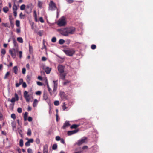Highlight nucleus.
<instances>
[{"label": "nucleus", "instance_id": "nucleus-14", "mask_svg": "<svg viewBox=\"0 0 153 153\" xmlns=\"http://www.w3.org/2000/svg\"><path fill=\"white\" fill-rule=\"evenodd\" d=\"M79 131V129H76L71 131H68L67 134L68 135L70 136L77 133Z\"/></svg>", "mask_w": 153, "mask_h": 153}, {"label": "nucleus", "instance_id": "nucleus-4", "mask_svg": "<svg viewBox=\"0 0 153 153\" xmlns=\"http://www.w3.org/2000/svg\"><path fill=\"white\" fill-rule=\"evenodd\" d=\"M58 31L62 35L65 36L68 35L67 28L59 29Z\"/></svg>", "mask_w": 153, "mask_h": 153}, {"label": "nucleus", "instance_id": "nucleus-18", "mask_svg": "<svg viewBox=\"0 0 153 153\" xmlns=\"http://www.w3.org/2000/svg\"><path fill=\"white\" fill-rule=\"evenodd\" d=\"M11 126L13 130H16V123L15 121H12L11 123Z\"/></svg>", "mask_w": 153, "mask_h": 153}, {"label": "nucleus", "instance_id": "nucleus-34", "mask_svg": "<svg viewBox=\"0 0 153 153\" xmlns=\"http://www.w3.org/2000/svg\"><path fill=\"white\" fill-rule=\"evenodd\" d=\"M57 145L56 144H54L52 147V149L53 150H56L57 149Z\"/></svg>", "mask_w": 153, "mask_h": 153}, {"label": "nucleus", "instance_id": "nucleus-31", "mask_svg": "<svg viewBox=\"0 0 153 153\" xmlns=\"http://www.w3.org/2000/svg\"><path fill=\"white\" fill-rule=\"evenodd\" d=\"M65 42L64 40L62 39H60L59 41V43L60 44L62 45Z\"/></svg>", "mask_w": 153, "mask_h": 153}, {"label": "nucleus", "instance_id": "nucleus-33", "mask_svg": "<svg viewBox=\"0 0 153 153\" xmlns=\"http://www.w3.org/2000/svg\"><path fill=\"white\" fill-rule=\"evenodd\" d=\"M27 134L28 136H30L31 134V130L30 128L28 129L27 132Z\"/></svg>", "mask_w": 153, "mask_h": 153}, {"label": "nucleus", "instance_id": "nucleus-24", "mask_svg": "<svg viewBox=\"0 0 153 153\" xmlns=\"http://www.w3.org/2000/svg\"><path fill=\"white\" fill-rule=\"evenodd\" d=\"M13 70L15 74H17L18 73V69L17 66H15L13 68Z\"/></svg>", "mask_w": 153, "mask_h": 153}, {"label": "nucleus", "instance_id": "nucleus-16", "mask_svg": "<svg viewBox=\"0 0 153 153\" xmlns=\"http://www.w3.org/2000/svg\"><path fill=\"white\" fill-rule=\"evenodd\" d=\"M70 125L69 121H65L62 127L63 129H65L66 128L68 127Z\"/></svg>", "mask_w": 153, "mask_h": 153}, {"label": "nucleus", "instance_id": "nucleus-11", "mask_svg": "<svg viewBox=\"0 0 153 153\" xmlns=\"http://www.w3.org/2000/svg\"><path fill=\"white\" fill-rule=\"evenodd\" d=\"M59 95L62 100H65L66 99V95L64 92L60 91L59 93Z\"/></svg>", "mask_w": 153, "mask_h": 153}, {"label": "nucleus", "instance_id": "nucleus-45", "mask_svg": "<svg viewBox=\"0 0 153 153\" xmlns=\"http://www.w3.org/2000/svg\"><path fill=\"white\" fill-rule=\"evenodd\" d=\"M11 117L13 119H15L16 118L15 114L14 113L12 114H11Z\"/></svg>", "mask_w": 153, "mask_h": 153}, {"label": "nucleus", "instance_id": "nucleus-60", "mask_svg": "<svg viewBox=\"0 0 153 153\" xmlns=\"http://www.w3.org/2000/svg\"><path fill=\"white\" fill-rule=\"evenodd\" d=\"M34 13H35V20L36 22H37L38 21V20H37V16H36V12L35 11H34Z\"/></svg>", "mask_w": 153, "mask_h": 153}, {"label": "nucleus", "instance_id": "nucleus-8", "mask_svg": "<svg viewBox=\"0 0 153 153\" xmlns=\"http://www.w3.org/2000/svg\"><path fill=\"white\" fill-rule=\"evenodd\" d=\"M86 139L87 138L86 137H83L78 141L77 144L79 146L81 145L85 142Z\"/></svg>", "mask_w": 153, "mask_h": 153}, {"label": "nucleus", "instance_id": "nucleus-20", "mask_svg": "<svg viewBox=\"0 0 153 153\" xmlns=\"http://www.w3.org/2000/svg\"><path fill=\"white\" fill-rule=\"evenodd\" d=\"M48 98V96L47 93L45 91L43 92V99L45 100H47Z\"/></svg>", "mask_w": 153, "mask_h": 153}, {"label": "nucleus", "instance_id": "nucleus-22", "mask_svg": "<svg viewBox=\"0 0 153 153\" xmlns=\"http://www.w3.org/2000/svg\"><path fill=\"white\" fill-rule=\"evenodd\" d=\"M51 69V68L49 67H47L45 71L46 74H49L50 73Z\"/></svg>", "mask_w": 153, "mask_h": 153}, {"label": "nucleus", "instance_id": "nucleus-19", "mask_svg": "<svg viewBox=\"0 0 153 153\" xmlns=\"http://www.w3.org/2000/svg\"><path fill=\"white\" fill-rule=\"evenodd\" d=\"M66 76V74L64 73H60V78L62 80H64L65 79V77Z\"/></svg>", "mask_w": 153, "mask_h": 153}, {"label": "nucleus", "instance_id": "nucleus-38", "mask_svg": "<svg viewBox=\"0 0 153 153\" xmlns=\"http://www.w3.org/2000/svg\"><path fill=\"white\" fill-rule=\"evenodd\" d=\"M62 108L64 111L68 108V107L66 106V104L64 102L63 103V105L62 106Z\"/></svg>", "mask_w": 153, "mask_h": 153}, {"label": "nucleus", "instance_id": "nucleus-35", "mask_svg": "<svg viewBox=\"0 0 153 153\" xmlns=\"http://www.w3.org/2000/svg\"><path fill=\"white\" fill-rule=\"evenodd\" d=\"M13 9L14 11H16L17 9V7L15 4L13 6Z\"/></svg>", "mask_w": 153, "mask_h": 153}, {"label": "nucleus", "instance_id": "nucleus-59", "mask_svg": "<svg viewBox=\"0 0 153 153\" xmlns=\"http://www.w3.org/2000/svg\"><path fill=\"white\" fill-rule=\"evenodd\" d=\"M23 79L22 78H21L19 80V83H20L21 84L22 83H23Z\"/></svg>", "mask_w": 153, "mask_h": 153}, {"label": "nucleus", "instance_id": "nucleus-32", "mask_svg": "<svg viewBox=\"0 0 153 153\" xmlns=\"http://www.w3.org/2000/svg\"><path fill=\"white\" fill-rule=\"evenodd\" d=\"M19 146L21 147H22L23 146V140L22 139H21L20 140Z\"/></svg>", "mask_w": 153, "mask_h": 153}, {"label": "nucleus", "instance_id": "nucleus-3", "mask_svg": "<svg viewBox=\"0 0 153 153\" xmlns=\"http://www.w3.org/2000/svg\"><path fill=\"white\" fill-rule=\"evenodd\" d=\"M64 52L68 56H72L75 53V51L73 49L64 50Z\"/></svg>", "mask_w": 153, "mask_h": 153}, {"label": "nucleus", "instance_id": "nucleus-15", "mask_svg": "<svg viewBox=\"0 0 153 153\" xmlns=\"http://www.w3.org/2000/svg\"><path fill=\"white\" fill-rule=\"evenodd\" d=\"M15 97H15H13L10 100V102L13 103H14L16 100L17 101L19 100V97L18 94L16 93L15 94Z\"/></svg>", "mask_w": 153, "mask_h": 153}, {"label": "nucleus", "instance_id": "nucleus-50", "mask_svg": "<svg viewBox=\"0 0 153 153\" xmlns=\"http://www.w3.org/2000/svg\"><path fill=\"white\" fill-rule=\"evenodd\" d=\"M66 1L68 3H72L74 1L73 0H66Z\"/></svg>", "mask_w": 153, "mask_h": 153}, {"label": "nucleus", "instance_id": "nucleus-13", "mask_svg": "<svg viewBox=\"0 0 153 153\" xmlns=\"http://www.w3.org/2000/svg\"><path fill=\"white\" fill-rule=\"evenodd\" d=\"M47 87L48 88V90L49 91V92L50 94V95H53L54 94V95H56V92L55 93V94H53V91H52L50 88L49 85H48V82L47 81Z\"/></svg>", "mask_w": 153, "mask_h": 153}, {"label": "nucleus", "instance_id": "nucleus-63", "mask_svg": "<svg viewBox=\"0 0 153 153\" xmlns=\"http://www.w3.org/2000/svg\"><path fill=\"white\" fill-rule=\"evenodd\" d=\"M16 32L17 33H20L21 32V30H20V28H19L17 29L16 30Z\"/></svg>", "mask_w": 153, "mask_h": 153}, {"label": "nucleus", "instance_id": "nucleus-6", "mask_svg": "<svg viewBox=\"0 0 153 153\" xmlns=\"http://www.w3.org/2000/svg\"><path fill=\"white\" fill-rule=\"evenodd\" d=\"M24 96L26 100V102H29L31 98L30 95L28 94V92L26 91H25L24 93Z\"/></svg>", "mask_w": 153, "mask_h": 153}, {"label": "nucleus", "instance_id": "nucleus-55", "mask_svg": "<svg viewBox=\"0 0 153 153\" xmlns=\"http://www.w3.org/2000/svg\"><path fill=\"white\" fill-rule=\"evenodd\" d=\"M91 48L92 49H95L96 48V46L95 45H92L91 46Z\"/></svg>", "mask_w": 153, "mask_h": 153}, {"label": "nucleus", "instance_id": "nucleus-47", "mask_svg": "<svg viewBox=\"0 0 153 153\" xmlns=\"http://www.w3.org/2000/svg\"><path fill=\"white\" fill-rule=\"evenodd\" d=\"M30 143L28 141L26 142L25 143V145L26 146H28L30 145Z\"/></svg>", "mask_w": 153, "mask_h": 153}, {"label": "nucleus", "instance_id": "nucleus-41", "mask_svg": "<svg viewBox=\"0 0 153 153\" xmlns=\"http://www.w3.org/2000/svg\"><path fill=\"white\" fill-rule=\"evenodd\" d=\"M25 16V15H23L22 12H21L20 13V15H19V17H20V18L24 19V18Z\"/></svg>", "mask_w": 153, "mask_h": 153}, {"label": "nucleus", "instance_id": "nucleus-62", "mask_svg": "<svg viewBox=\"0 0 153 153\" xmlns=\"http://www.w3.org/2000/svg\"><path fill=\"white\" fill-rule=\"evenodd\" d=\"M28 120L29 122H31L32 120V118L31 117H28Z\"/></svg>", "mask_w": 153, "mask_h": 153}, {"label": "nucleus", "instance_id": "nucleus-26", "mask_svg": "<svg viewBox=\"0 0 153 153\" xmlns=\"http://www.w3.org/2000/svg\"><path fill=\"white\" fill-rule=\"evenodd\" d=\"M28 113L27 112H25L24 114V120L25 121L27 120V116L28 115Z\"/></svg>", "mask_w": 153, "mask_h": 153}, {"label": "nucleus", "instance_id": "nucleus-12", "mask_svg": "<svg viewBox=\"0 0 153 153\" xmlns=\"http://www.w3.org/2000/svg\"><path fill=\"white\" fill-rule=\"evenodd\" d=\"M57 81H53V82L54 83V87L53 90V94H55L56 92L58 84L56 83V82Z\"/></svg>", "mask_w": 153, "mask_h": 153}, {"label": "nucleus", "instance_id": "nucleus-53", "mask_svg": "<svg viewBox=\"0 0 153 153\" xmlns=\"http://www.w3.org/2000/svg\"><path fill=\"white\" fill-rule=\"evenodd\" d=\"M19 58H21L22 57V52L20 51L19 52Z\"/></svg>", "mask_w": 153, "mask_h": 153}, {"label": "nucleus", "instance_id": "nucleus-61", "mask_svg": "<svg viewBox=\"0 0 153 153\" xmlns=\"http://www.w3.org/2000/svg\"><path fill=\"white\" fill-rule=\"evenodd\" d=\"M37 85L39 86H42L43 85L42 83L40 82H37Z\"/></svg>", "mask_w": 153, "mask_h": 153}, {"label": "nucleus", "instance_id": "nucleus-58", "mask_svg": "<svg viewBox=\"0 0 153 153\" xmlns=\"http://www.w3.org/2000/svg\"><path fill=\"white\" fill-rule=\"evenodd\" d=\"M26 72V69L25 68H23L22 69V73L23 74H25Z\"/></svg>", "mask_w": 153, "mask_h": 153}, {"label": "nucleus", "instance_id": "nucleus-42", "mask_svg": "<svg viewBox=\"0 0 153 153\" xmlns=\"http://www.w3.org/2000/svg\"><path fill=\"white\" fill-rule=\"evenodd\" d=\"M29 51H30V53H32L33 52V48H32V47L30 45H29Z\"/></svg>", "mask_w": 153, "mask_h": 153}, {"label": "nucleus", "instance_id": "nucleus-43", "mask_svg": "<svg viewBox=\"0 0 153 153\" xmlns=\"http://www.w3.org/2000/svg\"><path fill=\"white\" fill-rule=\"evenodd\" d=\"M17 111L19 113H21L22 111V108H18L17 109Z\"/></svg>", "mask_w": 153, "mask_h": 153}, {"label": "nucleus", "instance_id": "nucleus-44", "mask_svg": "<svg viewBox=\"0 0 153 153\" xmlns=\"http://www.w3.org/2000/svg\"><path fill=\"white\" fill-rule=\"evenodd\" d=\"M56 41V39L55 37H53L51 39V41L53 42H55Z\"/></svg>", "mask_w": 153, "mask_h": 153}, {"label": "nucleus", "instance_id": "nucleus-7", "mask_svg": "<svg viewBox=\"0 0 153 153\" xmlns=\"http://www.w3.org/2000/svg\"><path fill=\"white\" fill-rule=\"evenodd\" d=\"M32 4L27 5L25 10V11L27 13L29 14L31 12L32 9Z\"/></svg>", "mask_w": 153, "mask_h": 153}, {"label": "nucleus", "instance_id": "nucleus-48", "mask_svg": "<svg viewBox=\"0 0 153 153\" xmlns=\"http://www.w3.org/2000/svg\"><path fill=\"white\" fill-rule=\"evenodd\" d=\"M69 81L68 80H66L63 83V85H67V84L69 83Z\"/></svg>", "mask_w": 153, "mask_h": 153}, {"label": "nucleus", "instance_id": "nucleus-1", "mask_svg": "<svg viewBox=\"0 0 153 153\" xmlns=\"http://www.w3.org/2000/svg\"><path fill=\"white\" fill-rule=\"evenodd\" d=\"M18 52V48H13L10 49L9 50V53L11 55L12 57L14 59L16 57V55Z\"/></svg>", "mask_w": 153, "mask_h": 153}, {"label": "nucleus", "instance_id": "nucleus-5", "mask_svg": "<svg viewBox=\"0 0 153 153\" xmlns=\"http://www.w3.org/2000/svg\"><path fill=\"white\" fill-rule=\"evenodd\" d=\"M66 24V22L65 20V18L64 17H62L61 19H59L58 22V25L59 26H62L65 25Z\"/></svg>", "mask_w": 153, "mask_h": 153}, {"label": "nucleus", "instance_id": "nucleus-49", "mask_svg": "<svg viewBox=\"0 0 153 153\" xmlns=\"http://www.w3.org/2000/svg\"><path fill=\"white\" fill-rule=\"evenodd\" d=\"M27 152L28 153H33L32 149L30 148H28L27 149Z\"/></svg>", "mask_w": 153, "mask_h": 153}, {"label": "nucleus", "instance_id": "nucleus-21", "mask_svg": "<svg viewBox=\"0 0 153 153\" xmlns=\"http://www.w3.org/2000/svg\"><path fill=\"white\" fill-rule=\"evenodd\" d=\"M43 2L39 0L38 1V6L40 8H42V7Z\"/></svg>", "mask_w": 153, "mask_h": 153}, {"label": "nucleus", "instance_id": "nucleus-23", "mask_svg": "<svg viewBox=\"0 0 153 153\" xmlns=\"http://www.w3.org/2000/svg\"><path fill=\"white\" fill-rule=\"evenodd\" d=\"M79 126V125H77L76 124H74L71 125V127L70 128L71 129H76Z\"/></svg>", "mask_w": 153, "mask_h": 153}, {"label": "nucleus", "instance_id": "nucleus-37", "mask_svg": "<svg viewBox=\"0 0 153 153\" xmlns=\"http://www.w3.org/2000/svg\"><path fill=\"white\" fill-rule=\"evenodd\" d=\"M13 42L14 46L15 47L18 46V44L15 39H13Z\"/></svg>", "mask_w": 153, "mask_h": 153}, {"label": "nucleus", "instance_id": "nucleus-30", "mask_svg": "<svg viewBox=\"0 0 153 153\" xmlns=\"http://www.w3.org/2000/svg\"><path fill=\"white\" fill-rule=\"evenodd\" d=\"M17 130H18V131L19 133V134H20V135L22 137V130L21 129V128H18Z\"/></svg>", "mask_w": 153, "mask_h": 153}, {"label": "nucleus", "instance_id": "nucleus-27", "mask_svg": "<svg viewBox=\"0 0 153 153\" xmlns=\"http://www.w3.org/2000/svg\"><path fill=\"white\" fill-rule=\"evenodd\" d=\"M17 41L20 43H22L23 42V39L21 37H19L17 38Z\"/></svg>", "mask_w": 153, "mask_h": 153}, {"label": "nucleus", "instance_id": "nucleus-25", "mask_svg": "<svg viewBox=\"0 0 153 153\" xmlns=\"http://www.w3.org/2000/svg\"><path fill=\"white\" fill-rule=\"evenodd\" d=\"M38 103V101L36 99H35L34 100L33 106L34 107H35L36 106L37 104Z\"/></svg>", "mask_w": 153, "mask_h": 153}, {"label": "nucleus", "instance_id": "nucleus-51", "mask_svg": "<svg viewBox=\"0 0 153 153\" xmlns=\"http://www.w3.org/2000/svg\"><path fill=\"white\" fill-rule=\"evenodd\" d=\"M36 142L37 144H39L40 143V140L38 138H36Z\"/></svg>", "mask_w": 153, "mask_h": 153}, {"label": "nucleus", "instance_id": "nucleus-54", "mask_svg": "<svg viewBox=\"0 0 153 153\" xmlns=\"http://www.w3.org/2000/svg\"><path fill=\"white\" fill-rule=\"evenodd\" d=\"M22 86V87L24 88H26L27 86L26 83L25 82H23V83Z\"/></svg>", "mask_w": 153, "mask_h": 153}, {"label": "nucleus", "instance_id": "nucleus-64", "mask_svg": "<svg viewBox=\"0 0 153 153\" xmlns=\"http://www.w3.org/2000/svg\"><path fill=\"white\" fill-rule=\"evenodd\" d=\"M28 141L30 143H32L33 142V139H30L28 140Z\"/></svg>", "mask_w": 153, "mask_h": 153}, {"label": "nucleus", "instance_id": "nucleus-39", "mask_svg": "<svg viewBox=\"0 0 153 153\" xmlns=\"http://www.w3.org/2000/svg\"><path fill=\"white\" fill-rule=\"evenodd\" d=\"M54 104L56 106L58 105L59 104V101L57 100L55 101L54 102Z\"/></svg>", "mask_w": 153, "mask_h": 153}, {"label": "nucleus", "instance_id": "nucleus-56", "mask_svg": "<svg viewBox=\"0 0 153 153\" xmlns=\"http://www.w3.org/2000/svg\"><path fill=\"white\" fill-rule=\"evenodd\" d=\"M60 137L59 136H57L56 137V140L57 141H59L60 140Z\"/></svg>", "mask_w": 153, "mask_h": 153}, {"label": "nucleus", "instance_id": "nucleus-46", "mask_svg": "<svg viewBox=\"0 0 153 153\" xmlns=\"http://www.w3.org/2000/svg\"><path fill=\"white\" fill-rule=\"evenodd\" d=\"M39 20L41 23H44V22L43 18L42 17L39 18Z\"/></svg>", "mask_w": 153, "mask_h": 153}, {"label": "nucleus", "instance_id": "nucleus-10", "mask_svg": "<svg viewBox=\"0 0 153 153\" xmlns=\"http://www.w3.org/2000/svg\"><path fill=\"white\" fill-rule=\"evenodd\" d=\"M64 67L62 65H59L58 67V69L60 73H62L64 72Z\"/></svg>", "mask_w": 153, "mask_h": 153}, {"label": "nucleus", "instance_id": "nucleus-28", "mask_svg": "<svg viewBox=\"0 0 153 153\" xmlns=\"http://www.w3.org/2000/svg\"><path fill=\"white\" fill-rule=\"evenodd\" d=\"M8 7H4L3 8V10L4 12L7 13L8 11Z\"/></svg>", "mask_w": 153, "mask_h": 153}, {"label": "nucleus", "instance_id": "nucleus-52", "mask_svg": "<svg viewBox=\"0 0 153 153\" xmlns=\"http://www.w3.org/2000/svg\"><path fill=\"white\" fill-rule=\"evenodd\" d=\"M1 53L3 55H4L6 53V51L5 49H3L1 50Z\"/></svg>", "mask_w": 153, "mask_h": 153}, {"label": "nucleus", "instance_id": "nucleus-9", "mask_svg": "<svg viewBox=\"0 0 153 153\" xmlns=\"http://www.w3.org/2000/svg\"><path fill=\"white\" fill-rule=\"evenodd\" d=\"M68 34H74L75 31V28L74 27H70L67 28Z\"/></svg>", "mask_w": 153, "mask_h": 153}, {"label": "nucleus", "instance_id": "nucleus-2", "mask_svg": "<svg viewBox=\"0 0 153 153\" xmlns=\"http://www.w3.org/2000/svg\"><path fill=\"white\" fill-rule=\"evenodd\" d=\"M57 9L56 4L52 1H51L49 4V10L51 11H53Z\"/></svg>", "mask_w": 153, "mask_h": 153}, {"label": "nucleus", "instance_id": "nucleus-17", "mask_svg": "<svg viewBox=\"0 0 153 153\" xmlns=\"http://www.w3.org/2000/svg\"><path fill=\"white\" fill-rule=\"evenodd\" d=\"M48 147L47 144L44 146L43 147V153H48Z\"/></svg>", "mask_w": 153, "mask_h": 153}, {"label": "nucleus", "instance_id": "nucleus-40", "mask_svg": "<svg viewBox=\"0 0 153 153\" xmlns=\"http://www.w3.org/2000/svg\"><path fill=\"white\" fill-rule=\"evenodd\" d=\"M10 75V73L9 72H7L5 76H4V79H6L7 78V77L8 76H9Z\"/></svg>", "mask_w": 153, "mask_h": 153}, {"label": "nucleus", "instance_id": "nucleus-36", "mask_svg": "<svg viewBox=\"0 0 153 153\" xmlns=\"http://www.w3.org/2000/svg\"><path fill=\"white\" fill-rule=\"evenodd\" d=\"M16 26L19 27H20V21L19 20H16Z\"/></svg>", "mask_w": 153, "mask_h": 153}, {"label": "nucleus", "instance_id": "nucleus-57", "mask_svg": "<svg viewBox=\"0 0 153 153\" xmlns=\"http://www.w3.org/2000/svg\"><path fill=\"white\" fill-rule=\"evenodd\" d=\"M41 94V92L40 91H37L36 93V94L37 95H40Z\"/></svg>", "mask_w": 153, "mask_h": 153}, {"label": "nucleus", "instance_id": "nucleus-29", "mask_svg": "<svg viewBox=\"0 0 153 153\" xmlns=\"http://www.w3.org/2000/svg\"><path fill=\"white\" fill-rule=\"evenodd\" d=\"M26 6L25 4H22L20 6V9L21 10H25Z\"/></svg>", "mask_w": 153, "mask_h": 153}]
</instances>
